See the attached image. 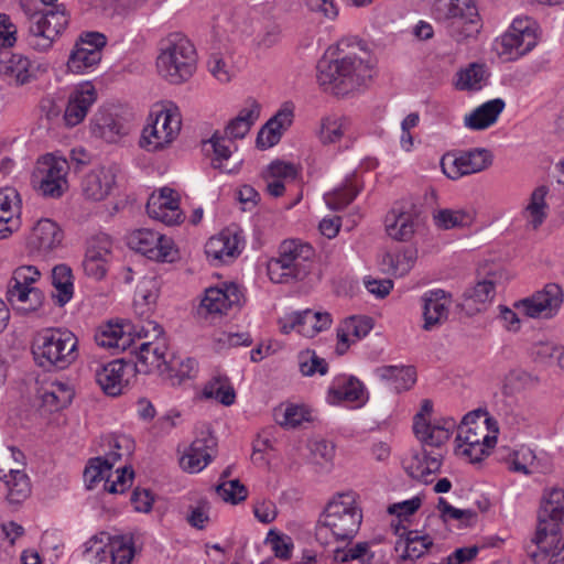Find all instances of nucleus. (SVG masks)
Instances as JSON below:
<instances>
[{
	"label": "nucleus",
	"mask_w": 564,
	"mask_h": 564,
	"mask_svg": "<svg viewBox=\"0 0 564 564\" xmlns=\"http://www.w3.org/2000/svg\"><path fill=\"white\" fill-rule=\"evenodd\" d=\"M369 52L361 42L343 39L337 44V57L324 56L317 64V80L323 89L345 96L372 76Z\"/></svg>",
	"instance_id": "obj_1"
},
{
	"label": "nucleus",
	"mask_w": 564,
	"mask_h": 564,
	"mask_svg": "<svg viewBox=\"0 0 564 564\" xmlns=\"http://www.w3.org/2000/svg\"><path fill=\"white\" fill-rule=\"evenodd\" d=\"M361 522L362 511L357 506L356 494H337L318 518L316 540L322 545H327L330 535L336 542H350L358 533Z\"/></svg>",
	"instance_id": "obj_2"
},
{
	"label": "nucleus",
	"mask_w": 564,
	"mask_h": 564,
	"mask_svg": "<svg viewBox=\"0 0 564 564\" xmlns=\"http://www.w3.org/2000/svg\"><path fill=\"white\" fill-rule=\"evenodd\" d=\"M564 518V490L552 488L545 490L538 511V527L533 542L546 555L550 564H564V540L561 527Z\"/></svg>",
	"instance_id": "obj_3"
},
{
	"label": "nucleus",
	"mask_w": 564,
	"mask_h": 564,
	"mask_svg": "<svg viewBox=\"0 0 564 564\" xmlns=\"http://www.w3.org/2000/svg\"><path fill=\"white\" fill-rule=\"evenodd\" d=\"M32 354L36 365L45 370H64L78 357L76 336L62 328H47L34 339Z\"/></svg>",
	"instance_id": "obj_4"
},
{
	"label": "nucleus",
	"mask_w": 564,
	"mask_h": 564,
	"mask_svg": "<svg viewBox=\"0 0 564 564\" xmlns=\"http://www.w3.org/2000/svg\"><path fill=\"white\" fill-rule=\"evenodd\" d=\"M196 50L183 34L172 33L161 41L156 68L169 83L182 84L188 80L196 69Z\"/></svg>",
	"instance_id": "obj_5"
},
{
	"label": "nucleus",
	"mask_w": 564,
	"mask_h": 564,
	"mask_svg": "<svg viewBox=\"0 0 564 564\" xmlns=\"http://www.w3.org/2000/svg\"><path fill=\"white\" fill-rule=\"evenodd\" d=\"M29 23L28 43L39 52L52 47L56 37L68 24V14L63 6L39 8L30 0L21 2Z\"/></svg>",
	"instance_id": "obj_6"
},
{
	"label": "nucleus",
	"mask_w": 564,
	"mask_h": 564,
	"mask_svg": "<svg viewBox=\"0 0 564 564\" xmlns=\"http://www.w3.org/2000/svg\"><path fill=\"white\" fill-rule=\"evenodd\" d=\"M314 256L310 243L296 239L284 240L279 248V257L268 262V275L274 283L303 280L311 272Z\"/></svg>",
	"instance_id": "obj_7"
},
{
	"label": "nucleus",
	"mask_w": 564,
	"mask_h": 564,
	"mask_svg": "<svg viewBox=\"0 0 564 564\" xmlns=\"http://www.w3.org/2000/svg\"><path fill=\"white\" fill-rule=\"evenodd\" d=\"M438 10L448 22L449 33L457 42L479 32V14L473 0H438Z\"/></svg>",
	"instance_id": "obj_8"
},
{
	"label": "nucleus",
	"mask_w": 564,
	"mask_h": 564,
	"mask_svg": "<svg viewBox=\"0 0 564 564\" xmlns=\"http://www.w3.org/2000/svg\"><path fill=\"white\" fill-rule=\"evenodd\" d=\"M154 115L152 121L144 127L139 144L142 149L154 152L171 144L181 131V116L176 108H164Z\"/></svg>",
	"instance_id": "obj_9"
},
{
	"label": "nucleus",
	"mask_w": 564,
	"mask_h": 564,
	"mask_svg": "<svg viewBox=\"0 0 564 564\" xmlns=\"http://www.w3.org/2000/svg\"><path fill=\"white\" fill-rule=\"evenodd\" d=\"M479 412L468 413L464 416L455 442L460 454L476 463L489 454V449L496 444L497 438L486 433L487 429L482 423H477Z\"/></svg>",
	"instance_id": "obj_10"
},
{
	"label": "nucleus",
	"mask_w": 564,
	"mask_h": 564,
	"mask_svg": "<svg viewBox=\"0 0 564 564\" xmlns=\"http://www.w3.org/2000/svg\"><path fill=\"white\" fill-rule=\"evenodd\" d=\"M139 337H151L154 340L142 343L137 352V366L139 372L158 371L162 375L167 358V347L162 337L163 328L154 321H147L145 324L140 325V329L135 330Z\"/></svg>",
	"instance_id": "obj_11"
},
{
	"label": "nucleus",
	"mask_w": 564,
	"mask_h": 564,
	"mask_svg": "<svg viewBox=\"0 0 564 564\" xmlns=\"http://www.w3.org/2000/svg\"><path fill=\"white\" fill-rule=\"evenodd\" d=\"M536 30L538 24L531 18L514 19L509 31L501 36L499 54L508 59L523 56L536 45Z\"/></svg>",
	"instance_id": "obj_12"
},
{
	"label": "nucleus",
	"mask_w": 564,
	"mask_h": 564,
	"mask_svg": "<svg viewBox=\"0 0 564 564\" xmlns=\"http://www.w3.org/2000/svg\"><path fill=\"white\" fill-rule=\"evenodd\" d=\"M492 154L487 149L476 148L459 153H447L441 160L443 173L451 180L479 173L492 164Z\"/></svg>",
	"instance_id": "obj_13"
},
{
	"label": "nucleus",
	"mask_w": 564,
	"mask_h": 564,
	"mask_svg": "<svg viewBox=\"0 0 564 564\" xmlns=\"http://www.w3.org/2000/svg\"><path fill=\"white\" fill-rule=\"evenodd\" d=\"M564 300L562 288L556 283L546 284L541 291L516 303L524 315L531 318H552Z\"/></svg>",
	"instance_id": "obj_14"
},
{
	"label": "nucleus",
	"mask_w": 564,
	"mask_h": 564,
	"mask_svg": "<svg viewBox=\"0 0 564 564\" xmlns=\"http://www.w3.org/2000/svg\"><path fill=\"white\" fill-rule=\"evenodd\" d=\"M433 411V403L430 399H424L421 403V410L414 415L413 431L415 436L425 445L440 447L451 437V431L455 426L453 420H445L443 425L431 424L426 416Z\"/></svg>",
	"instance_id": "obj_15"
},
{
	"label": "nucleus",
	"mask_w": 564,
	"mask_h": 564,
	"mask_svg": "<svg viewBox=\"0 0 564 564\" xmlns=\"http://www.w3.org/2000/svg\"><path fill=\"white\" fill-rule=\"evenodd\" d=\"M131 249L156 261L173 260V242L170 238L150 229H138L129 236Z\"/></svg>",
	"instance_id": "obj_16"
},
{
	"label": "nucleus",
	"mask_w": 564,
	"mask_h": 564,
	"mask_svg": "<svg viewBox=\"0 0 564 564\" xmlns=\"http://www.w3.org/2000/svg\"><path fill=\"white\" fill-rule=\"evenodd\" d=\"M137 368V365L123 359H115L106 365H100L95 370V379L102 392L109 397H118L128 384V371Z\"/></svg>",
	"instance_id": "obj_17"
},
{
	"label": "nucleus",
	"mask_w": 564,
	"mask_h": 564,
	"mask_svg": "<svg viewBox=\"0 0 564 564\" xmlns=\"http://www.w3.org/2000/svg\"><path fill=\"white\" fill-rule=\"evenodd\" d=\"M67 170L66 160L51 159L45 161L37 169L36 177L39 181V189L45 197L57 198L67 189Z\"/></svg>",
	"instance_id": "obj_18"
},
{
	"label": "nucleus",
	"mask_w": 564,
	"mask_h": 564,
	"mask_svg": "<svg viewBox=\"0 0 564 564\" xmlns=\"http://www.w3.org/2000/svg\"><path fill=\"white\" fill-rule=\"evenodd\" d=\"M178 203L177 193L170 187H163L159 195H152L149 198L147 212L151 218L165 225H176L182 217Z\"/></svg>",
	"instance_id": "obj_19"
},
{
	"label": "nucleus",
	"mask_w": 564,
	"mask_h": 564,
	"mask_svg": "<svg viewBox=\"0 0 564 564\" xmlns=\"http://www.w3.org/2000/svg\"><path fill=\"white\" fill-rule=\"evenodd\" d=\"M64 239V232L57 223L42 218L33 226L29 237V247L42 254H47L58 248Z\"/></svg>",
	"instance_id": "obj_20"
},
{
	"label": "nucleus",
	"mask_w": 564,
	"mask_h": 564,
	"mask_svg": "<svg viewBox=\"0 0 564 564\" xmlns=\"http://www.w3.org/2000/svg\"><path fill=\"white\" fill-rule=\"evenodd\" d=\"M242 294L236 284L225 289L209 288L202 300L200 308L207 314L224 315L235 306H240Z\"/></svg>",
	"instance_id": "obj_21"
},
{
	"label": "nucleus",
	"mask_w": 564,
	"mask_h": 564,
	"mask_svg": "<svg viewBox=\"0 0 564 564\" xmlns=\"http://www.w3.org/2000/svg\"><path fill=\"white\" fill-rule=\"evenodd\" d=\"M97 93L90 83H85L75 89L68 99L64 120L68 127L80 123L91 105L96 101Z\"/></svg>",
	"instance_id": "obj_22"
},
{
	"label": "nucleus",
	"mask_w": 564,
	"mask_h": 564,
	"mask_svg": "<svg viewBox=\"0 0 564 564\" xmlns=\"http://www.w3.org/2000/svg\"><path fill=\"white\" fill-rule=\"evenodd\" d=\"M373 327V319L369 316H350L337 328L336 352L344 355L351 343L367 336Z\"/></svg>",
	"instance_id": "obj_23"
},
{
	"label": "nucleus",
	"mask_w": 564,
	"mask_h": 564,
	"mask_svg": "<svg viewBox=\"0 0 564 564\" xmlns=\"http://www.w3.org/2000/svg\"><path fill=\"white\" fill-rule=\"evenodd\" d=\"M386 231L397 241H408L415 231L416 217L411 210L403 207H393L384 219Z\"/></svg>",
	"instance_id": "obj_24"
},
{
	"label": "nucleus",
	"mask_w": 564,
	"mask_h": 564,
	"mask_svg": "<svg viewBox=\"0 0 564 564\" xmlns=\"http://www.w3.org/2000/svg\"><path fill=\"white\" fill-rule=\"evenodd\" d=\"M215 447L216 441L213 436L195 440L180 460L182 468L189 473L200 471L212 460Z\"/></svg>",
	"instance_id": "obj_25"
},
{
	"label": "nucleus",
	"mask_w": 564,
	"mask_h": 564,
	"mask_svg": "<svg viewBox=\"0 0 564 564\" xmlns=\"http://www.w3.org/2000/svg\"><path fill=\"white\" fill-rule=\"evenodd\" d=\"M260 109V104L256 99L249 98L246 101V107L227 123L221 134L227 137L229 141L243 139L258 120Z\"/></svg>",
	"instance_id": "obj_26"
},
{
	"label": "nucleus",
	"mask_w": 564,
	"mask_h": 564,
	"mask_svg": "<svg viewBox=\"0 0 564 564\" xmlns=\"http://www.w3.org/2000/svg\"><path fill=\"white\" fill-rule=\"evenodd\" d=\"M113 185V173L105 167H100L85 175L82 182V191L87 199L100 202L110 194Z\"/></svg>",
	"instance_id": "obj_27"
},
{
	"label": "nucleus",
	"mask_w": 564,
	"mask_h": 564,
	"mask_svg": "<svg viewBox=\"0 0 564 564\" xmlns=\"http://www.w3.org/2000/svg\"><path fill=\"white\" fill-rule=\"evenodd\" d=\"M368 395L365 386L356 377H340L328 390V400L330 403L360 402L365 403Z\"/></svg>",
	"instance_id": "obj_28"
},
{
	"label": "nucleus",
	"mask_w": 564,
	"mask_h": 564,
	"mask_svg": "<svg viewBox=\"0 0 564 564\" xmlns=\"http://www.w3.org/2000/svg\"><path fill=\"white\" fill-rule=\"evenodd\" d=\"M423 303V328L425 330H430L447 319L449 301L446 299L443 290H434L425 293Z\"/></svg>",
	"instance_id": "obj_29"
},
{
	"label": "nucleus",
	"mask_w": 564,
	"mask_h": 564,
	"mask_svg": "<svg viewBox=\"0 0 564 564\" xmlns=\"http://www.w3.org/2000/svg\"><path fill=\"white\" fill-rule=\"evenodd\" d=\"M242 241L237 234L223 231L212 237L205 245L207 257L226 262L240 253Z\"/></svg>",
	"instance_id": "obj_30"
},
{
	"label": "nucleus",
	"mask_w": 564,
	"mask_h": 564,
	"mask_svg": "<svg viewBox=\"0 0 564 564\" xmlns=\"http://www.w3.org/2000/svg\"><path fill=\"white\" fill-rule=\"evenodd\" d=\"M30 68L29 58L21 54L11 52L0 54V75L14 78L18 85H24L32 80Z\"/></svg>",
	"instance_id": "obj_31"
},
{
	"label": "nucleus",
	"mask_w": 564,
	"mask_h": 564,
	"mask_svg": "<svg viewBox=\"0 0 564 564\" xmlns=\"http://www.w3.org/2000/svg\"><path fill=\"white\" fill-rule=\"evenodd\" d=\"M505 101L500 98L489 100L477 107L465 117V124L473 130H484L494 124L505 109Z\"/></svg>",
	"instance_id": "obj_32"
},
{
	"label": "nucleus",
	"mask_w": 564,
	"mask_h": 564,
	"mask_svg": "<svg viewBox=\"0 0 564 564\" xmlns=\"http://www.w3.org/2000/svg\"><path fill=\"white\" fill-rule=\"evenodd\" d=\"M417 259V250L414 248H405L394 253L387 252L382 256V271L394 275L403 276L410 272Z\"/></svg>",
	"instance_id": "obj_33"
},
{
	"label": "nucleus",
	"mask_w": 564,
	"mask_h": 564,
	"mask_svg": "<svg viewBox=\"0 0 564 564\" xmlns=\"http://www.w3.org/2000/svg\"><path fill=\"white\" fill-rule=\"evenodd\" d=\"M121 458V453L110 451L104 457L90 458L84 470V480L88 489H93L95 485L107 478L108 473L117 460Z\"/></svg>",
	"instance_id": "obj_34"
},
{
	"label": "nucleus",
	"mask_w": 564,
	"mask_h": 564,
	"mask_svg": "<svg viewBox=\"0 0 564 564\" xmlns=\"http://www.w3.org/2000/svg\"><path fill=\"white\" fill-rule=\"evenodd\" d=\"M380 379L391 383L397 392L409 390L416 381L412 366H382L377 369Z\"/></svg>",
	"instance_id": "obj_35"
},
{
	"label": "nucleus",
	"mask_w": 564,
	"mask_h": 564,
	"mask_svg": "<svg viewBox=\"0 0 564 564\" xmlns=\"http://www.w3.org/2000/svg\"><path fill=\"white\" fill-rule=\"evenodd\" d=\"M490 73L485 64L470 63L456 74L455 86L459 90H480L488 82Z\"/></svg>",
	"instance_id": "obj_36"
},
{
	"label": "nucleus",
	"mask_w": 564,
	"mask_h": 564,
	"mask_svg": "<svg viewBox=\"0 0 564 564\" xmlns=\"http://www.w3.org/2000/svg\"><path fill=\"white\" fill-rule=\"evenodd\" d=\"M43 293L36 288L8 290L9 302L22 314L37 311L43 304Z\"/></svg>",
	"instance_id": "obj_37"
},
{
	"label": "nucleus",
	"mask_w": 564,
	"mask_h": 564,
	"mask_svg": "<svg viewBox=\"0 0 564 564\" xmlns=\"http://www.w3.org/2000/svg\"><path fill=\"white\" fill-rule=\"evenodd\" d=\"M196 366L197 364L193 358L182 359L173 355L162 369V376L170 380L172 384H181L184 380L195 377Z\"/></svg>",
	"instance_id": "obj_38"
},
{
	"label": "nucleus",
	"mask_w": 564,
	"mask_h": 564,
	"mask_svg": "<svg viewBox=\"0 0 564 564\" xmlns=\"http://www.w3.org/2000/svg\"><path fill=\"white\" fill-rule=\"evenodd\" d=\"M52 285L56 293L53 297L59 306H64L70 301L74 294L72 269L66 264L55 265L52 270Z\"/></svg>",
	"instance_id": "obj_39"
},
{
	"label": "nucleus",
	"mask_w": 564,
	"mask_h": 564,
	"mask_svg": "<svg viewBox=\"0 0 564 564\" xmlns=\"http://www.w3.org/2000/svg\"><path fill=\"white\" fill-rule=\"evenodd\" d=\"M230 142L227 137L221 134L219 130H216L212 138L208 140L214 152L212 159V165L214 169H218L226 173L235 172L239 164H229L228 161L232 155V151L228 144Z\"/></svg>",
	"instance_id": "obj_40"
},
{
	"label": "nucleus",
	"mask_w": 564,
	"mask_h": 564,
	"mask_svg": "<svg viewBox=\"0 0 564 564\" xmlns=\"http://www.w3.org/2000/svg\"><path fill=\"white\" fill-rule=\"evenodd\" d=\"M102 53L99 50L75 46L70 53L67 67L72 73L83 74L95 68L101 61Z\"/></svg>",
	"instance_id": "obj_41"
},
{
	"label": "nucleus",
	"mask_w": 564,
	"mask_h": 564,
	"mask_svg": "<svg viewBox=\"0 0 564 564\" xmlns=\"http://www.w3.org/2000/svg\"><path fill=\"white\" fill-rule=\"evenodd\" d=\"M95 340L98 346L121 350H126L131 343L130 334H126L123 326L119 324L106 325L95 335Z\"/></svg>",
	"instance_id": "obj_42"
},
{
	"label": "nucleus",
	"mask_w": 564,
	"mask_h": 564,
	"mask_svg": "<svg viewBox=\"0 0 564 564\" xmlns=\"http://www.w3.org/2000/svg\"><path fill=\"white\" fill-rule=\"evenodd\" d=\"M7 487V500L11 505H20L32 492V485L24 470H15V475L3 480Z\"/></svg>",
	"instance_id": "obj_43"
},
{
	"label": "nucleus",
	"mask_w": 564,
	"mask_h": 564,
	"mask_svg": "<svg viewBox=\"0 0 564 564\" xmlns=\"http://www.w3.org/2000/svg\"><path fill=\"white\" fill-rule=\"evenodd\" d=\"M203 393L208 399H215L224 405H231L236 400V392L227 377H214L205 386Z\"/></svg>",
	"instance_id": "obj_44"
},
{
	"label": "nucleus",
	"mask_w": 564,
	"mask_h": 564,
	"mask_svg": "<svg viewBox=\"0 0 564 564\" xmlns=\"http://www.w3.org/2000/svg\"><path fill=\"white\" fill-rule=\"evenodd\" d=\"M109 552L112 564H131L134 557V543L132 536L116 535L109 538Z\"/></svg>",
	"instance_id": "obj_45"
},
{
	"label": "nucleus",
	"mask_w": 564,
	"mask_h": 564,
	"mask_svg": "<svg viewBox=\"0 0 564 564\" xmlns=\"http://www.w3.org/2000/svg\"><path fill=\"white\" fill-rule=\"evenodd\" d=\"M547 193V186L541 185L531 194L530 203L527 206V213L529 215V223L534 229L540 227L546 218L547 204L545 202V197Z\"/></svg>",
	"instance_id": "obj_46"
},
{
	"label": "nucleus",
	"mask_w": 564,
	"mask_h": 564,
	"mask_svg": "<svg viewBox=\"0 0 564 564\" xmlns=\"http://www.w3.org/2000/svg\"><path fill=\"white\" fill-rule=\"evenodd\" d=\"M404 551L401 555L403 561L416 560L425 554V552L433 546V541L429 534L419 535L417 531L406 532L403 540Z\"/></svg>",
	"instance_id": "obj_47"
},
{
	"label": "nucleus",
	"mask_w": 564,
	"mask_h": 564,
	"mask_svg": "<svg viewBox=\"0 0 564 564\" xmlns=\"http://www.w3.org/2000/svg\"><path fill=\"white\" fill-rule=\"evenodd\" d=\"M538 379L524 370H512L505 379L502 393L505 395H516L522 391L533 388Z\"/></svg>",
	"instance_id": "obj_48"
},
{
	"label": "nucleus",
	"mask_w": 564,
	"mask_h": 564,
	"mask_svg": "<svg viewBox=\"0 0 564 564\" xmlns=\"http://www.w3.org/2000/svg\"><path fill=\"white\" fill-rule=\"evenodd\" d=\"M474 220L470 213L458 209H441L434 215L435 225L441 229H452L456 227L469 226Z\"/></svg>",
	"instance_id": "obj_49"
},
{
	"label": "nucleus",
	"mask_w": 564,
	"mask_h": 564,
	"mask_svg": "<svg viewBox=\"0 0 564 564\" xmlns=\"http://www.w3.org/2000/svg\"><path fill=\"white\" fill-rule=\"evenodd\" d=\"M73 397L74 390L67 382L54 381L51 383V389L44 393L43 400L54 410H59L67 406Z\"/></svg>",
	"instance_id": "obj_50"
},
{
	"label": "nucleus",
	"mask_w": 564,
	"mask_h": 564,
	"mask_svg": "<svg viewBox=\"0 0 564 564\" xmlns=\"http://www.w3.org/2000/svg\"><path fill=\"white\" fill-rule=\"evenodd\" d=\"M274 417L281 426L294 429L310 420V412L303 405L290 404L284 409H275Z\"/></svg>",
	"instance_id": "obj_51"
},
{
	"label": "nucleus",
	"mask_w": 564,
	"mask_h": 564,
	"mask_svg": "<svg viewBox=\"0 0 564 564\" xmlns=\"http://www.w3.org/2000/svg\"><path fill=\"white\" fill-rule=\"evenodd\" d=\"M359 189L350 181H347L344 186L327 193L324 198L326 205L333 210H341L347 207L358 195Z\"/></svg>",
	"instance_id": "obj_52"
},
{
	"label": "nucleus",
	"mask_w": 564,
	"mask_h": 564,
	"mask_svg": "<svg viewBox=\"0 0 564 564\" xmlns=\"http://www.w3.org/2000/svg\"><path fill=\"white\" fill-rule=\"evenodd\" d=\"M495 274L490 273L487 278L476 283V285L465 292V300L475 304L485 305L495 296Z\"/></svg>",
	"instance_id": "obj_53"
},
{
	"label": "nucleus",
	"mask_w": 564,
	"mask_h": 564,
	"mask_svg": "<svg viewBox=\"0 0 564 564\" xmlns=\"http://www.w3.org/2000/svg\"><path fill=\"white\" fill-rule=\"evenodd\" d=\"M300 371L303 376L311 377L315 373L324 376L328 371V364L318 357L314 350H304L299 355Z\"/></svg>",
	"instance_id": "obj_54"
},
{
	"label": "nucleus",
	"mask_w": 564,
	"mask_h": 564,
	"mask_svg": "<svg viewBox=\"0 0 564 564\" xmlns=\"http://www.w3.org/2000/svg\"><path fill=\"white\" fill-rule=\"evenodd\" d=\"M217 495L226 502L237 505L248 496L247 488L238 480H224L216 487Z\"/></svg>",
	"instance_id": "obj_55"
},
{
	"label": "nucleus",
	"mask_w": 564,
	"mask_h": 564,
	"mask_svg": "<svg viewBox=\"0 0 564 564\" xmlns=\"http://www.w3.org/2000/svg\"><path fill=\"white\" fill-rule=\"evenodd\" d=\"M112 241L106 234H98L87 240L85 256H96V259L108 262L111 257Z\"/></svg>",
	"instance_id": "obj_56"
},
{
	"label": "nucleus",
	"mask_w": 564,
	"mask_h": 564,
	"mask_svg": "<svg viewBox=\"0 0 564 564\" xmlns=\"http://www.w3.org/2000/svg\"><path fill=\"white\" fill-rule=\"evenodd\" d=\"M344 131L341 119L327 117L322 120L319 139L324 144L335 143L343 138Z\"/></svg>",
	"instance_id": "obj_57"
},
{
	"label": "nucleus",
	"mask_w": 564,
	"mask_h": 564,
	"mask_svg": "<svg viewBox=\"0 0 564 564\" xmlns=\"http://www.w3.org/2000/svg\"><path fill=\"white\" fill-rule=\"evenodd\" d=\"M297 176V170L294 164L280 160L273 161L267 171L262 173L264 180L275 178L281 181H294Z\"/></svg>",
	"instance_id": "obj_58"
},
{
	"label": "nucleus",
	"mask_w": 564,
	"mask_h": 564,
	"mask_svg": "<svg viewBox=\"0 0 564 564\" xmlns=\"http://www.w3.org/2000/svg\"><path fill=\"white\" fill-rule=\"evenodd\" d=\"M116 480H110L109 475L106 478L105 490L110 494H122L132 484L133 470L130 467H122L116 470Z\"/></svg>",
	"instance_id": "obj_59"
},
{
	"label": "nucleus",
	"mask_w": 564,
	"mask_h": 564,
	"mask_svg": "<svg viewBox=\"0 0 564 564\" xmlns=\"http://www.w3.org/2000/svg\"><path fill=\"white\" fill-rule=\"evenodd\" d=\"M40 274L37 268L33 265L20 267L13 272L9 289L32 288L31 284L40 278Z\"/></svg>",
	"instance_id": "obj_60"
},
{
	"label": "nucleus",
	"mask_w": 564,
	"mask_h": 564,
	"mask_svg": "<svg viewBox=\"0 0 564 564\" xmlns=\"http://www.w3.org/2000/svg\"><path fill=\"white\" fill-rule=\"evenodd\" d=\"M424 463L425 452L422 454L416 453L412 455L409 459L404 460V469L410 477L423 481L424 484H429L432 481V479L426 477Z\"/></svg>",
	"instance_id": "obj_61"
},
{
	"label": "nucleus",
	"mask_w": 564,
	"mask_h": 564,
	"mask_svg": "<svg viewBox=\"0 0 564 564\" xmlns=\"http://www.w3.org/2000/svg\"><path fill=\"white\" fill-rule=\"evenodd\" d=\"M20 198L14 188L0 189V214L18 216L20 213Z\"/></svg>",
	"instance_id": "obj_62"
},
{
	"label": "nucleus",
	"mask_w": 564,
	"mask_h": 564,
	"mask_svg": "<svg viewBox=\"0 0 564 564\" xmlns=\"http://www.w3.org/2000/svg\"><path fill=\"white\" fill-rule=\"evenodd\" d=\"M107 264L108 262L96 259V256H85L83 260V269L86 275L97 281L105 278L108 269Z\"/></svg>",
	"instance_id": "obj_63"
},
{
	"label": "nucleus",
	"mask_w": 564,
	"mask_h": 564,
	"mask_svg": "<svg viewBox=\"0 0 564 564\" xmlns=\"http://www.w3.org/2000/svg\"><path fill=\"white\" fill-rule=\"evenodd\" d=\"M281 138V131L274 126H269V121L259 130L257 135V147L265 150L275 145Z\"/></svg>",
	"instance_id": "obj_64"
}]
</instances>
